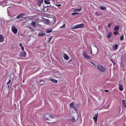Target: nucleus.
<instances>
[{"label":"nucleus","instance_id":"6e6552de","mask_svg":"<svg viewBox=\"0 0 126 126\" xmlns=\"http://www.w3.org/2000/svg\"><path fill=\"white\" fill-rule=\"evenodd\" d=\"M25 14L24 13H21L18 15L16 17V18L17 19H19L21 18L22 17V16H24Z\"/></svg>","mask_w":126,"mask_h":126},{"label":"nucleus","instance_id":"4c0bfd02","mask_svg":"<svg viewBox=\"0 0 126 126\" xmlns=\"http://www.w3.org/2000/svg\"><path fill=\"white\" fill-rule=\"evenodd\" d=\"M56 5L58 6H61V5L60 4H57Z\"/></svg>","mask_w":126,"mask_h":126},{"label":"nucleus","instance_id":"39448f33","mask_svg":"<svg viewBox=\"0 0 126 126\" xmlns=\"http://www.w3.org/2000/svg\"><path fill=\"white\" fill-rule=\"evenodd\" d=\"M12 31L15 34H16L17 32V29L15 26H12L11 28Z\"/></svg>","mask_w":126,"mask_h":126},{"label":"nucleus","instance_id":"ea45409f","mask_svg":"<svg viewBox=\"0 0 126 126\" xmlns=\"http://www.w3.org/2000/svg\"><path fill=\"white\" fill-rule=\"evenodd\" d=\"M9 84H8V85H7V87L8 88H9Z\"/></svg>","mask_w":126,"mask_h":126},{"label":"nucleus","instance_id":"f8f14e48","mask_svg":"<svg viewBox=\"0 0 126 126\" xmlns=\"http://www.w3.org/2000/svg\"><path fill=\"white\" fill-rule=\"evenodd\" d=\"M64 58L66 60H68L69 59L68 56L65 53L64 54Z\"/></svg>","mask_w":126,"mask_h":126},{"label":"nucleus","instance_id":"c85d7f7f","mask_svg":"<svg viewBox=\"0 0 126 126\" xmlns=\"http://www.w3.org/2000/svg\"><path fill=\"white\" fill-rule=\"evenodd\" d=\"M125 103H126L125 100L124 99L122 101V104H125Z\"/></svg>","mask_w":126,"mask_h":126},{"label":"nucleus","instance_id":"4468645a","mask_svg":"<svg viewBox=\"0 0 126 126\" xmlns=\"http://www.w3.org/2000/svg\"><path fill=\"white\" fill-rule=\"evenodd\" d=\"M99 8L102 10H106V7L103 6H101L99 7Z\"/></svg>","mask_w":126,"mask_h":126},{"label":"nucleus","instance_id":"0eeeda50","mask_svg":"<svg viewBox=\"0 0 126 126\" xmlns=\"http://www.w3.org/2000/svg\"><path fill=\"white\" fill-rule=\"evenodd\" d=\"M98 115V114H95L94 116L93 117V119L95 123H96L97 122Z\"/></svg>","mask_w":126,"mask_h":126},{"label":"nucleus","instance_id":"a878e982","mask_svg":"<svg viewBox=\"0 0 126 126\" xmlns=\"http://www.w3.org/2000/svg\"><path fill=\"white\" fill-rule=\"evenodd\" d=\"M71 120L73 122H74L75 121V120L74 118H72L71 119Z\"/></svg>","mask_w":126,"mask_h":126},{"label":"nucleus","instance_id":"bb28decb","mask_svg":"<svg viewBox=\"0 0 126 126\" xmlns=\"http://www.w3.org/2000/svg\"><path fill=\"white\" fill-rule=\"evenodd\" d=\"M118 47V46L117 44H115L114 46V48L115 49H117V48Z\"/></svg>","mask_w":126,"mask_h":126},{"label":"nucleus","instance_id":"f704fd0d","mask_svg":"<svg viewBox=\"0 0 126 126\" xmlns=\"http://www.w3.org/2000/svg\"><path fill=\"white\" fill-rule=\"evenodd\" d=\"M111 25V24H108V27H109V28L110 27Z\"/></svg>","mask_w":126,"mask_h":126},{"label":"nucleus","instance_id":"aec40b11","mask_svg":"<svg viewBox=\"0 0 126 126\" xmlns=\"http://www.w3.org/2000/svg\"><path fill=\"white\" fill-rule=\"evenodd\" d=\"M112 33L111 32L109 33L107 35L108 38H109L111 36Z\"/></svg>","mask_w":126,"mask_h":126},{"label":"nucleus","instance_id":"58836bf2","mask_svg":"<svg viewBox=\"0 0 126 126\" xmlns=\"http://www.w3.org/2000/svg\"><path fill=\"white\" fill-rule=\"evenodd\" d=\"M104 91L106 92H109V90H105Z\"/></svg>","mask_w":126,"mask_h":126},{"label":"nucleus","instance_id":"dca6fc26","mask_svg":"<svg viewBox=\"0 0 126 126\" xmlns=\"http://www.w3.org/2000/svg\"><path fill=\"white\" fill-rule=\"evenodd\" d=\"M51 80L52 82L55 83H57V80L54 79H51Z\"/></svg>","mask_w":126,"mask_h":126},{"label":"nucleus","instance_id":"72a5a7b5","mask_svg":"<svg viewBox=\"0 0 126 126\" xmlns=\"http://www.w3.org/2000/svg\"><path fill=\"white\" fill-rule=\"evenodd\" d=\"M11 82V80H10L7 83V85H8V84H10Z\"/></svg>","mask_w":126,"mask_h":126},{"label":"nucleus","instance_id":"7ed1b4c3","mask_svg":"<svg viewBox=\"0 0 126 126\" xmlns=\"http://www.w3.org/2000/svg\"><path fill=\"white\" fill-rule=\"evenodd\" d=\"M97 68L102 72H104L105 71V68L101 65H98L97 66Z\"/></svg>","mask_w":126,"mask_h":126},{"label":"nucleus","instance_id":"e433bc0d","mask_svg":"<svg viewBox=\"0 0 126 126\" xmlns=\"http://www.w3.org/2000/svg\"><path fill=\"white\" fill-rule=\"evenodd\" d=\"M30 30L32 32H33L34 31V30L33 29H32V28H31V29H30Z\"/></svg>","mask_w":126,"mask_h":126},{"label":"nucleus","instance_id":"cd10ccee","mask_svg":"<svg viewBox=\"0 0 126 126\" xmlns=\"http://www.w3.org/2000/svg\"><path fill=\"white\" fill-rule=\"evenodd\" d=\"M124 38V36L123 35H122L120 37V40H123V39Z\"/></svg>","mask_w":126,"mask_h":126},{"label":"nucleus","instance_id":"f03ea898","mask_svg":"<svg viewBox=\"0 0 126 126\" xmlns=\"http://www.w3.org/2000/svg\"><path fill=\"white\" fill-rule=\"evenodd\" d=\"M84 25L83 24L81 23L78 24L74 26L72 28L74 29H75L79 28H82L84 27Z\"/></svg>","mask_w":126,"mask_h":126},{"label":"nucleus","instance_id":"1a4fd4ad","mask_svg":"<svg viewBox=\"0 0 126 126\" xmlns=\"http://www.w3.org/2000/svg\"><path fill=\"white\" fill-rule=\"evenodd\" d=\"M4 39V36L2 35H0V43L2 42L3 41Z\"/></svg>","mask_w":126,"mask_h":126},{"label":"nucleus","instance_id":"b1692460","mask_svg":"<svg viewBox=\"0 0 126 126\" xmlns=\"http://www.w3.org/2000/svg\"><path fill=\"white\" fill-rule=\"evenodd\" d=\"M81 10V9H76L74 10V12H79Z\"/></svg>","mask_w":126,"mask_h":126},{"label":"nucleus","instance_id":"9d476101","mask_svg":"<svg viewBox=\"0 0 126 126\" xmlns=\"http://www.w3.org/2000/svg\"><path fill=\"white\" fill-rule=\"evenodd\" d=\"M70 107L72 108L75 109V111H76V108H75L74 105L73 103H71L70 104Z\"/></svg>","mask_w":126,"mask_h":126},{"label":"nucleus","instance_id":"423d86ee","mask_svg":"<svg viewBox=\"0 0 126 126\" xmlns=\"http://www.w3.org/2000/svg\"><path fill=\"white\" fill-rule=\"evenodd\" d=\"M20 56L22 57H25L26 56V52L24 51H22V52L20 53Z\"/></svg>","mask_w":126,"mask_h":126},{"label":"nucleus","instance_id":"f257e3e1","mask_svg":"<svg viewBox=\"0 0 126 126\" xmlns=\"http://www.w3.org/2000/svg\"><path fill=\"white\" fill-rule=\"evenodd\" d=\"M50 119H53V116L52 115H49L48 114H46L44 115L43 117L44 119L46 120H49L48 117Z\"/></svg>","mask_w":126,"mask_h":126},{"label":"nucleus","instance_id":"9b49d317","mask_svg":"<svg viewBox=\"0 0 126 126\" xmlns=\"http://www.w3.org/2000/svg\"><path fill=\"white\" fill-rule=\"evenodd\" d=\"M45 34V33L43 32H41L39 33L38 34V36L39 37H42Z\"/></svg>","mask_w":126,"mask_h":126},{"label":"nucleus","instance_id":"2eb2a0df","mask_svg":"<svg viewBox=\"0 0 126 126\" xmlns=\"http://www.w3.org/2000/svg\"><path fill=\"white\" fill-rule=\"evenodd\" d=\"M119 90L121 91H122L123 90V87L122 85H119Z\"/></svg>","mask_w":126,"mask_h":126},{"label":"nucleus","instance_id":"37998d69","mask_svg":"<svg viewBox=\"0 0 126 126\" xmlns=\"http://www.w3.org/2000/svg\"><path fill=\"white\" fill-rule=\"evenodd\" d=\"M48 122L49 123H53V122Z\"/></svg>","mask_w":126,"mask_h":126},{"label":"nucleus","instance_id":"473e14b6","mask_svg":"<svg viewBox=\"0 0 126 126\" xmlns=\"http://www.w3.org/2000/svg\"><path fill=\"white\" fill-rule=\"evenodd\" d=\"M65 27V24H63V26H61L60 28H64Z\"/></svg>","mask_w":126,"mask_h":126},{"label":"nucleus","instance_id":"5701e85b","mask_svg":"<svg viewBox=\"0 0 126 126\" xmlns=\"http://www.w3.org/2000/svg\"><path fill=\"white\" fill-rule=\"evenodd\" d=\"M51 23H52V25H53L54 24H55L56 22V19H53V20H52L51 21Z\"/></svg>","mask_w":126,"mask_h":126},{"label":"nucleus","instance_id":"c9c22d12","mask_svg":"<svg viewBox=\"0 0 126 126\" xmlns=\"http://www.w3.org/2000/svg\"><path fill=\"white\" fill-rule=\"evenodd\" d=\"M124 107L125 108H126V103L125 104H124Z\"/></svg>","mask_w":126,"mask_h":126},{"label":"nucleus","instance_id":"a19ab883","mask_svg":"<svg viewBox=\"0 0 126 126\" xmlns=\"http://www.w3.org/2000/svg\"><path fill=\"white\" fill-rule=\"evenodd\" d=\"M28 27L30 29H31L32 28L30 26H29Z\"/></svg>","mask_w":126,"mask_h":126},{"label":"nucleus","instance_id":"c756f323","mask_svg":"<svg viewBox=\"0 0 126 126\" xmlns=\"http://www.w3.org/2000/svg\"><path fill=\"white\" fill-rule=\"evenodd\" d=\"M114 34L115 35H117L118 33V32L117 31H115L114 32Z\"/></svg>","mask_w":126,"mask_h":126},{"label":"nucleus","instance_id":"6ab92c4d","mask_svg":"<svg viewBox=\"0 0 126 126\" xmlns=\"http://www.w3.org/2000/svg\"><path fill=\"white\" fill-rule=\"evenodd\" d=\"M31 25L33 27H35L36 26L35 23L34 21H32L31 23Z\"/></svg>","mask_w":126,"mask_h":126},{"label":"nucleus","instance_id":"393cba45","mask_svg":"<svg viewBox=\"0 0 126 126\" xmlns=\"http://www.w3.org/2000/svg\"><path fill=\"white\" fill-rule=\"evenodd\" d=\"M52 38V37H50L48 40V42L49 44L50 43V41L51 40Z\"/></svg>","mask_w":126,"mask_h":126},{"label":"nucleus","instance_id":"7c9ffc66","mask_svg":"<svg viewBox=\"0 0 126 126\" xmlns=\"http://www.w3.org/2000/svg\"><path fill=\"white\" fill-rule=\"evenodd\" d=\"M79 13H75V12H74V13H73L72 14V15H73V16H74V15L76 14H78Z\"/></svg>","mask_w":126,"mask_h":126},{"label":"nucleus","instance_id":"4be33fe9","mask_svg":"<svg viewBox=\"0 0 126 126\" xmlns=\"http://www.w3.org/2000/svg\"><path fill=\"white\" fill-rule=\"evenodd\" d=\"M44 81L43 80H41L39 82L40 84L41 85H42L44 84Z\"/></svg>","mask_w":126,"mask_h":126},{"label":"nucleus","instance_id":"412c9836","mask_svg":"<svg viewBox=\"0 0 126 126\" xmlns=\"http://www.w3.org/2000/svg\"><path fill=\"white\" fill-rule=\"evenodd\" d=\"M19 46L21 47V48L22 51L24 50V47L22 46V44L21 43L19 44Z\"/></svg>","mask_w":126,"mask_h":126},{"label":"nucleus","instance_id":"f3484780","mask_svg":"<svg viewBox=\"0 0 126 126\" xmlns=\"http://www.w3.org/2000/svg\"><path fill=\"white\" fill-rule=\"evenodd\" d=\"M119 26H116L115 27L113 30L114 31H117L119 29Z\"/></svg>","mask_w":126,"mask_h":126},{"label":"nucleus","instance_id":"20e7f679","mask_svg":"<svg viewBox=\"0 0 126 126\" xmlns=\"http://www.w3.org/2000/svg\"><path fill=\"white\" fill-rule=\"evenodd\" d=\"M82 55L85 58L88 59H91V57L88 56L87 54H86V52L85 51H83L82 52Z\"/></svg>","mask_w":126,"mask_h":126},{"label":"nucleus","instance_id":"2f4dec72","mask_svg":"<svg viewBox=\"0 0 126 126\" xmlns=\"http://www.w3.org/2000/svg\"><path fill=\"white\" fill-rule=\"evenodd\" d=\"M38 1H39V2L41 4L43 2V0H38Z\"/></svg>","mask_w":126,"mask_h":126},{"label":"nucleus","instance_id":"a211bd4d","mask_svg":"<svg viewBox=\"0 0 126 126\" xmlns=\"http://www.w3.org/2000/svg\"><path fill=\"white\" fill-rule=\"evenodd\" d=\"M50 0H45L44 2L46 4H49L50 3V2L49 1Z\"/></svg>","mask_w":126,"mask_h":126},{"label":"nucleus","instance_id":"79ce46f5","mask_svg":"<svg viewBox=\"0 0 126 126\" xmlns=\"http://www.w3.org/2000/svg\"><path fill=\"white\" fill-rule=\"evenodd\" d=\"M48 21H49V20L48 19H47L46 20V21L47 22H48Z\"/></svg>","mask_w":126,"mask_h":126},{"label":"nucleus","instance_id":"ddd939ff","mask_svg":"<svg viewBox=\"0 0 126 126\" xmlns=\"http://www.w3.org/2000/svg\"><path fill=\"white\" fill-rule=\"evenodd\" d=\"M52 29H48L46 31V32L47 33H49L52 32Z\"/></svg>","mask_w":126,"mask_h":126}]
</instances>
